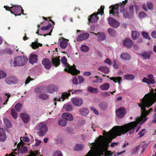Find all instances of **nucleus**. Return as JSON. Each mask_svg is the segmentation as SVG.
<instances>
[{
  "mask_svg": "<svg viewBox=\"0 0 156 156\" xmlns=\"http://www.w3.org/2000/svg\"><path fill=\"white\" fill-rule=\"evenodd\" d=\"M29 61L32 64L37 63V55L35 54H31L30 56Z\"/></svg>",
  "mask_w": 156,
  "mask_h": 156,
  "instance_id": "22",
  "label": "nucleus"
},
{
  "mask_svg": "<svg viewBox=\"0 0 156 156\" xmlns=\"http://www.w3.org/2000/svg\"><path fill=\"white\" fill-rule=\"evenodd\" d=\"M98 70L101 71L105 74H108L109 72V69L106 66H101L98 68Z\"/></svg>",
  "mask_w": 156,
  "mask_h": 156,
  "instance_id": "29",
  "label": "nucleus"
},
{
  "mask_svg": "<svg viewBox=\"0 0 156 156\" xmlns=\"http://www.w3.org/2000/svg\"><path fill=\"white\" fill-rule=\"evenodd\" d=\"M123 15V16L125 18H129L131 16H132V14H130V12H128L126 10H125L124 11Z\"/></svg>",
  "mask_w": 156,
  "mask_h": 156,
  "instance_id": "44",
  "label": "nucleus"
},
{
  "mask_svg": "<svg viewBox=\"0 0 156 156\" xmlns=\"http://www.w3.org/2000/svg\"><path fill=\"white\" fill-rule=\"evenodd\" d=\"M4 123L7 128H9L12 126L10 121L7 119H4L3 120Z\"/></svg>",
  "mask_w": 156,
  "mask_h": 156,
  "instance_id": "38",
  "label": "nucleus"
},
{
  "mask_svg": "<svg viewBox=\"0 0 156 156\" xmlns=\"http://www.w3.org/2000/svg\"><path fill=\"white\" fill-rule=\"evenodd\" d=\"M78 79L79 80V84H81L85 80L81 76H78Z\"/></svg>",
  "mask_w": 156,
  "mask_h": 156,
  "instance_id": "60",
  "label": "nucleus"
},
{
  "mask_svg": "<svg viewBox=\"0 0 156 156\" xmlns=\"http://www.w3.org/2000/svg\"><path fill=\"white\" fill-rule=\"evenodd\" d=\"M71 101L73 104L76 106H80L83 103V100L79 98L74 97L71 99Z\"/></svg>",
  "mask_w": 156,
  "mask_h": 156,
  "instance_id": "13",
  "label": "nucleus"
},
{
  "mask_svg": "<svg viewBox=\"0 0 156 156\" xmlns=\"http://www.w3.org/2000/svg\"><path fill=\"white\" fill-rule=\"evenodd\" d=\"M27 151V147L25 146H23L21 147V152L23 153L26 152Z\"/></svg>",
  "mask_w": 156,
  "mask_h": 156,
  "instance_id": "63",
  "label": "nucleus"
},
{
  "mask_svg": "<svg viewBox=\"0 0 156 156\" xmlns=\"http://www.w3.org/2000/svg\"><path fill=\"white\" fill-rule=\"evenodd\" d=\"M140 147V146L139 145L134 148L132 151V154H134L137 153L138 152Z\"/></svg>",
  "mask_w": 156,
  "mask_h": 156,
  "instance_id": "49",
  "label": "nucleus"
},
{
  "mask_svg": "<svg viewBox=\"0 0 156 156\" xmlns=\"http://www.w3.org/2000/svg\"><path fill=\"white\" fill-rule=\"evenodd\" d=\"M81 50L82 51L86 52L89 50V48L86 45H82L81 47Z\"/></svg>",
  "mask_w": 156,
  "mask_h": 156,
  "instance_id": "47",
  "label": "nucleus"
},
{
  "mask_svg": "<svg viewBox=\"0 0 156 156\" xmlns=\"http://www.w3.org/2000/svg\"><path fill=\"white\" fill-rule=\"evenodd\" d=\"M136 8V6L135 5H131L130 6L129 9L131 14L132 15L134 12V10Z\"/></svg>",
  "mask_w": 156,
  "mask_h": 156,
  "instance_id": "51",
  "label": "nucleus"
},
{
  "mask_svg": "<svg viewBox=\"0 0 156 156\" xmlns=\"http://www.w3.org/2000/svg\"><path fill=\"white\" fill-rule=\"evenodd\" d=\"M108 21L109 25L113 27L117 28L119 26V23L111 17L108 18Z\"/></svg>",
  "mask_w": 156,
  "mask_h": 156,
  "instance_id": "14",
  "label": "nucleus"
},
{
  "mask_svg": "<svg viewBox=\"0 0 156 156\" xmlns=\"http://www.w3.org/2000/svg\"><path fill=\"white\" fill-rule=\"evenodd\" d=\"M124 45L127 47L130 48L133 44V41L129 38L126 39L124 41Z\"/></svg>",
  "mask_w": 156,
  "mask_h": 156,
  "instance_id": "23",
  "label": "nucleus"
},
{
  "mask_svg": "<svg viewBox=\"0 0 156 156\" xmlns=\"http://www.w3.org/2000/svg\"><path fill=\"white\" fill-rule=\"evenodd\" d=\"M39 98L40 99L43 100L47 99L48 98V95L45 94H40L39 95Z\"/></svg>",
  "mask_w": 156,
  "mask_h": 156,
  "instance_id": "46",
  "label": "nucleus"
},
{
  "mask_svg": "<svg viewBox=\"0 0 156 156\" xmlns=\"http://www.w3.org/2000/svg\"><path fill=\"white\" fill-rule=\"evenodd\" d=\"M142 56L145 59H149L151 57V54L148 52H144L141 54Z\"/></svg>",
  "mask_w": 156,
  "mask_h": 156,
  "instance_id": "37",
  "label": "nucleus"
},
{
  "mask_svg": "<svg viewBox=\"0 0 156 156\" xmlns=\"http://www.w3.org/2000/svg\"><path fill=\"white\" fill-rule=\"evenodd\" d=\"M47 89L49 93H53L55 91H58V87L55 85L52 84L48 85L47 87Z\"/></svg>",
  "mask_w": 156,
  "mask_h": 156,
  "instance_id": "16",
  "label": "nucleus"
},
{
  "mask_svg": "<svg viewBox=\"0 0 156 156\" xmlns=\"http://www.w3.org/2000/svg\"><path fill=\"white\" fill-rule=\"evenodd\" d=\"M108 33L111 36L115 37L116 35V33L114 30L109 28L108 30Z\"/></svg>",
  "mask_w": 156,
  "mask_h": 156,
  "instance_id": "43",
  "label": "nucleus"
},
{
  "mask_svg": "<svg viewBox=\"0 0 156 156\" xmlns=\"http://www.w3.org/2000/svg\"><path fill=\"white\" fill-rule=\"evenodd\" d=\"M80 113L83 116L87 115L89 113L88 109L86 108H83L80 109L79 111Z\"/></svg>",
  "mask_w": 156,
  "mask_h": 156,
  "instance_id": "28",
  "label": "nucleus"
},
{
  "mask_svg": "<svg viewBox=\"0 0 156 156\" xmlns=\"http://www.w3.org/2000/svg\"><path fill=\"white\" fill-rule=\"evenodd\" d=\"M126 112V110L123 107H120L115 111L116 115L119 118H123L125 115Z\"/></svg>",
  "mask_w": 156,
  "mask_h": 156,
  "instance_id": "11",
  "label": "nucleus"
},
{
  "mask_svg": "<svg viewBox=\"0 0 156 156\" xmlns=\"http://www.w3.org/2000/svg\"><path fill=\"white\" fill-rule=\"evenodd\" d=\"M28 59L24 56H19L14 58L13 61V66H23L26 64Z\"/></svg>",
  "mask_w": 156,
  "mask_h": 156,
  "instance_id": "6",
  "label": "nucleus"
},
{
  "mask_svg": "<svg viewBox=\"0 0 156 156\" xmlns=\"http://www.w3.org/2000/svg\"><path fill=\"white\" fill-rule=\"evenodd\" d=\"M110 87V84L108 83H106L100 86V88L102 90H108Z\"/></svg>",
  "mask_w": 156,
  "mask_h": 156,
  "instance_id": "34",
  "label": "nucleus"
},
{
  "mask_svg": "<svg viewBox=\"0 0 156 156\" xmlns=\"http://www.w3.org/2000/svg\"><path fill=\"white\" fill-rule=\"evenodd\" d=\"M147 6L149 9L151 10L153 9V5L151 2H147Z\"/></svg>",
  "mask_w": 156,
  "mask_h": 156,
  "instance_id": "61",
  "label": "nucleus"
},
{
  "mask_svg": "<svg viewBox=\"0 0 156 156\" xmlns=\"http://www.w3.org/2000/svg\"><path fill=\"white\" fill-rule=\"evenodd\" d=\"M125 79L129 80H131L134 79L135 76L132 74H128L124 75Z\"/></svg>",
  "mask_w": 156,
  "mask_h": 156,
  "instance_id": "36",
  "label": "nucleus"
},
{
  "mask_svg": "<svg viewBox=\"0 0 156 156\" xmlns=\"http://www.w3.org/2000/svg\"><path fill=\"white\" fill-rule=\"evenodd\" d=\"M5 81L6 83L9 85L16 84L18 82V80L14 76H9L5 78Z\"/></svg>",
  "mask_w": 156,
  "mask_h": 156,
  "instance_id": "12",
  "label": "nucleus"
},
{
  "mask_svg": "<svg viewBox=\"0 0 156 156\" xmlns=\"http://www.w3.org/2000/svg\"><path fill=\"white\" fill-rule=\"evenodd\" d=\"M68 45V43L66 40H62L60 43V45L61 48H65Z\"/></svg>",
  "mask_w": 156,
  "mask_h": 156,
  "instance_id": "32",
  "label": "nucleus"
},
{
  "mask_svg": "<svg viewBox=\"0 0 156 156\" xmlns=\"http://www.w3.org/2000/svg\"><path fill=\"white\" fill-rule=\"evenodd\" d=\"M127 2L128 0H125L121 3L120 5L119 3L116 4L115 5H112L110 6L109 8L111 9L109 11L110 14H112L114 16H115V14L116 15L119 14L118 10L119 7H120V12H123L125 9V5L127 3Z\"/></svg>",
  "mask_w": 156,
  "mask_h": 156,
  "instance_id": "3",
  "label": "nucleus"
},
{
  "mask_svg": "<svg viewBox=\"0 0 156 156\" xmlns=\"http://www.w3.org/2000/svg\"><path fill=\"white\" fill-rule=\"evenodd\" d=\"M36 129L37 131L39 136H42L46 133L48 131V128L44 124L40 123L37 125Z\"/></svg>",
  "mask_w": 156,
  "mask_h": 156,
  "instance_id": "8",
  "label": "nucleus"
},
{
  "mask_svg": "<svg viewBox=\"0 0 156 156\" xmlns=\"http://www.w3.org/2000/svg\"><path fill=\"white\" fill-rule=\"evenodd\" d=\"M12 10L11 13L14 14L15 16H20L21 14V11L22 7L20 5H13L11 4Z\"/></svg>",
  "mask_w": 156,
  "mask_h": 156,
  "instance_id": "10",
  "label": "nucleus"
},
{
  "mask_svg": "<svg viewBox=\"0 0 156 156\" xmlns=\"http://www.w3.org/2000/svg\"><path fill=\"white\" fill-rule=\"evenodd\" d=\"M95 35H97L98 41H102L105 40L106 36L105 34L103 32H99L96 34L93 33Z\"/></svg>",
  "mask_w": 156,
  "mask_h": 156,
  "instance_id": "21",
  "label": "nucleus"
},
{
  "mask_svg": "<svg viewBox=\"0 0 156 156\" xmlns=\"http://www.w3.org/2000/svg\"><path fill=\"white\" fill-rule=\"evenodd\" d=\"M113 127L111 130V132L106 133V131L104 130V132L105 133V136L106 139L102 140L103 136L100 135L98 139L99 141L96 143L99 147L100 153H94L93 151L90 150L87 154L85 156H100L101 155H103L104 152L105 150H107L108 149V147L109 146L108 143V140L111 142L112 140L115 138L118 135L115 133L114 130H113Z\"/></svg>",
  "mask_w": 156,
  "mask_h": 156,
  "instance_id": "2",
  "label": "nucleus"
},
{
  "mask_svg": "<svg viewBox=\"0 0 156 156\" xmlns=\"http://www.w3.org/2000/svg\"><path fill=\"white\" fill-rule=\"evenodd\" d=\"M142 35L145 38L150 40L151 38L149 37V35L146 32H143L142 33Z\"/></svg>",
  "mask_w": 156,
  "mask_h": 156,
  "instance_id": "54",
  "label": "nucleus"
},
{
  "mask_svg": "<svg viewBox=\"0 0 156 156\" xmlns=\"http://www.w3.org/2000/svg\"><path fill=\"white\" fill-rule=\"evenodd\" d=\"M72 82L74 84L77 85L78 84V79L76 76L72 80Z\"/></svg>",
  "mask_w": 156,
  "mask_h": 156,
  "instance_id": "62",
  "label": "nucleus"
},
{
  "mask_svg": "<svg viewBox=\"0 0 156 156\" xmlns=\"http://www.w3.org/2000/svg\"><path fill=\"white\" fill-rule=\"evenodd\" d=\"M72 90H69L68 91V93L66 92H64L62 93V101H63L66 98H67L70 96L71 94L70 92L72 91Z\"/></svg>",
  "mask_w": 156,
  "mask_h": 156,
  "instance_id": "27",
  "label": "nucleus"
},
{
  "mask_svg": "<svg viewBox=\"0 0 156 156\" xmlns=\"http://www.w3.org/2000/svg\"><path fill=\"white\" fill-rule=\"evenodd\" d=\"M131 34L132 38L134 40L138 38L140 35L139 33L135 31H132Z\"/></svg>",
  "mask_w": 156,
  "mask_h": 156,
  "instance_id": "31",
  "label": "nucleus"
},
{
  "mask_svg": "<svg viewBox=\"0 0 156 156\" xmlns=\"http://www.w3.org/2000/svg\"><path fill=\"white\" fill-rule=\"evenodd\" d=\"M147 78L144 77L142 82L147 83L148 85L153 84L155 83V78L154 76L151 74L148 75Z\"/></svg>",
  "mask_w": 156,
  "mask_h": 156,
  "instance_id": "9",
  "label": "nucleus"
},
{
  "mask_svg": "<svg viewBox=\"0 0 156 156\" xmlns=\"http://www.w3.org/2000/svg\"><path fill=\"white\" fill-rule=\"evenodd\" d=\"M53 156H63L62 152L60 151H55L53 154Z\"/></svg>",
  "mask_w": 156,
  "mask_h": 156,
  "instance_id": "50",
  "label": "nucleus"
},
{
  "mask_svg": "<svg viewBox=\"0 0 156 156\" xmlns=\"http://www.w3.org/2000/svg\"><path fill=\"white\" fill-rule=\"evenodd\" d=\"M22 107V104L20 103H18L15 105V108L17 111L19 112L21 109Z\"/></svg>",
  "mask_w": 156,
  "mask_h": 156,
  "instance_id": "45",
  "label": "nucleus"
},
{
  "mask_svg": "<svg viewBox=\"0 0 156 156\" xmlns=\"http://www.w3.org/2000/svg\"><path fill=\"white\" fill-rule=\"evenodd\" d=\"M42 18L43 20H47L48 19H49V21L52 22L53 24V26L52 27V25L51 24H49L47 25L46 27L43 26L41 28V30H45L47 31H50V32L48 33H47L43 35L45 37L47 35H51V33L53 29L54 28V26L55 24V23L51 19L50 17L46 18L44 16H42Z\"/></svg>",
  "mask_w": 156,
  "mask_h": 156,
  "instance_id": "7",
  "label": "nucleus"
},
{
  "mask_svg": "<svg viewBox=\"0 0 156 156\" xmlns=\"http://www.w3.org/2000/svg\"><path fill=\"white\" fill-rule=\"evenodd\" d=\"M120 57L123 60H128L131 58L130 55L126 53H122L120 55Z\"/></svg>",
  "mask_w": 156,
  "mask_h": 156,
  "instance_id": "26",
  "label": "nucleus"
},
{
  "mask_svg": "<svg viewBox=\"0 0 156 156\" xmlns=\"http://www.w3.org/2000/svg\"><path fill=\"white\" fill-rule=\"evenodd\" d=\"M90 109L91 110L93 111L96 115H98L99 114L98 111L95 108L93 107H90Z\"/></svg>",
  "mask_w": 156,
  "mask_h": 156,
  "instance_id": "59",
  "label": "nucleus"
},
{
  "mask_svg": "<svg viewBox=\"0 0 156 156\" xmlns=\"http://www.w3.org/2000/svg\"><path fill=\"white\" fill-rule=\"evenodd\" d=\"M104 6L101 5L100 9H99L98 12L96 13H94L90 15L88 18V20L89 23H96L99 19L98 15L100 14L102 16L104 13Z\"/></svg>",
  "mask_w": 156,
  "mask_h": 156,
  "instance_id": "4",
  "label": "nucleus"
},
{
  "mask_svg": "<svg viewBox=\"0 0 156 156\" xmlns=\"http://www.w3.org/2000/svg\"><path fill=\"white\" fill-rule=\"evenodd\" d=\"M42 45L41 44L37 42H33L32 43V48L35 49L36 48H38L39 46L41 47Z\"/></svg>",
  "mask_w": 156,
  "mask_h": 156,
  "instance_id": "33",
  "label": "nucleus"
},
{
  "mask_svg": "<svg viewBox=\"0 0 156 156\" xmlns=\"http://www.w3.org/2000/svg\"><path fill=\"white\" fill-rule=\"evenodd\" d=\"M89 36V34L88 33H82L78 37L77 41H80L86 40L88 38Z\"/></svg>",
  "mask_w": 156,
  "mask_h": 156,
  "instance_id": "18",
  "label": "nucleus"
},
{
  "mask_svg": "<svg viewBox=\"0 0 156 156\" xmlns=\"http://www.w3.org/2000/svg\"><path fill=\"white\" fill-rule=\"evenodd\" d=\"M102 79L101 78L97 79L93 81V82L95 83H100L102 82Z\"/></svg>",
  "mask_w": 156,
  "mask_h": 156,
  "instance_id": "64",
  "label": "nucleus"
},
{
  "mask_svg": "<svg viewBox=\"0 0 156 156\" xmlns=\"http://www.w3.org/2000/svg\"><path fill=\"white\" fill-rule=\"evenodd\" d=\"M43 87L40 86L36 87L34 90V91L37 94H39L43 91Z\"/></svg>",
  "mask_w": 156,
  "mask_h": 156,
  "instance_id": "42",
  "label": "nucleus"
},
{
  "mask_svg": "<svg viewBox=\"0 0 156 156\" xmlns=\"http://www.w3.org/2000/svg\"><path fill=\"white\" fill-rule=\"evenodd\" d=\"M87 90L89 91L92 93H96L98 92V90L97 88L91 87H89Z\"/></svg>",
  "mask_w": 156,
  "mask_h": 156,
  "instance_id": "39",
  "label": "nucleus"
},
{
  "mask_svg": "<svg viewBox=\"0 0 156 156\" xmlns=\"http://www.w3.org/2000/svg\"><path fill=\"white\" fill-rule=\"evenodd\" d=\"M110 79L113 80L115 83L117 82L119 84H120L121 81L122 80V78L121 77L118 76L117 77H111L110 78Z\"/></svg>",
  "mask_w": 156,
  "mask_h": 156,
  "instance_id": "30",
  "label": "nucleus"
},
{
  "mask_svg": "<svg viewBox=\"0 0 156 156\" xmlns=\"http://www.w3.org/2000/svg\"><path fill=\"white\" fill-rule=\"evenodd\" d=\"M72 90L71 92H72L71 94H77L81 92L82 91V90L79 89L77 90Z\"/></svg>",
  "mask_w": 156,
  "mask_h": 156,
  "instance_id": "58",
  "label": "nucleus"
},
{
  "mask_svg": "<svg viewBox=\"0 0 156 156\" xmlns=\"http://www.w3.org/2000/svg\"><path fill=\"white\" fill-rule=\"evenodd\" d=\"M6 76V73L2 70H0V79L5 77Z\"/></svg>",
  "mask_w": 156,
  "mask_h": 156,
  "instance_id": "52",
  "label": "nucleus"
},
{
  "mask_svg": "<svg viewBox=\"0 0 156 156\" xmlns=\"http://www.w3.org/2000/svg\"><path fill=\"white\" fill-rule=\"evenodd\" d=\"M107 150H105L106 151H105V156H111L113 155L112 153V152L110 151H107Z\"/></svg>",
  "mask_w": 156,
  "mask_h": 156,
  "instance_id": "57",
  "label": "nucleus"
},
{
  "mask_svg": "<svg viewBox=\"0 0 156 156\" xmlns=\"http://www.w3.org/2000/svg\"><path fill=\"white\" fill-rule=\"evenodd\" d=\"M156 101V90L151 88L150 92L146 94L142 100L141 104H139L141 108V115L140 118H137L135 121L130 122L122 126H115L113 127V130L115 133L118 136L124 134L129 131V134L134 133V130L139 124H142L148 119L146 116L148 115L153 109L151 108L148 111L146 109V107L149 108Z\"/></svg>",
  "mask_w": 156,
  "mask_h": 156,
  "instance_id": "1",
  "label": "nucleus"
},
{
  "mask_svg": "<svg viewBox=\"0 0 156 156\" xmlns=\"http://www.w3.org/2000/svg\"><path fill=\"white\" fill-rule=\"evenodd\" d=\"M11 113L13 118L16 119L17 117V114L15 109L12 108L11 110Z\"/></svg>",
  "mask_w": 156,
  "mask_h": 156,
  "instance_id": "48",
  "label": "nucleus"
},
{
  "mask_svg": "<svg viewBox=\"0 0 156 156\" xmlns=\"http://www.w3.org/2000/svg\"><path fill=\"white\" fill-rule=\"evenodd\" d=\"M34 80L33 78H31L30 76H29L26 79L25 82V84L26 85H27L28 84L30 81H33Z\"/></svg>",
  "mask_w": 156,
  "mask_h": 156,
  "instance_id": "53",
  "label": "nucleus"
},
{
  "mask_svg": "<svg viewBox=\"0 0 156 156\" xmlns=\"http://www.w3.org/2000/svg\"><path fill=\"white\" fill-rule=\"evenodd\" d=\"M98 105L100 109L102 111H105L108 109V105L105 101H103L101 102Z\"/></svg>",
  "mask_w": 156,
  "mask_h": 156,
  "instance_id": "19",
  "label": "nucleus"
},
{
  "mask_svg": "<svg viewBox=\"0 0 156 156\" xmlns=\"http://www.w3.org/2000/svg\"><path fill=\"white\" fill-rule=\"evenodd\" d=\"M63 108L66 111H70L72 109V106L70 104H66L63 106Z\"/></svg>",
  "mask_w": 156,
  "mask_h": 156,
  "instance_id": "35",
  "label": "nucleus"
},
{
  "mask_svg": "<svg viewBox=\"0 0 156 156\" xmlns=\"http://www.w3.org/2000/svg\"><path fill=\"white\" fill-rule=\"evenodd\" d=\"M6 138L5 130L4 129L0 128V141H4Z\"/></svg>",
  "mask_w": 156,
  "mask_h": 156,
  "instance_id": "20",
  "label": "nucleus"
},
{
  "mask_svg": "<svg viewBox=\"0 0 156 156\" xmlns=\"http://www.w3.org/2000/svg\"><path fill=\"white\" fill-rule=\"evenodd\" d=\"M21 117L25 123H27L30 120V116L25 113H21Z\"/></svg>",
  "mask_w": 156,
  "mask_h": 156,
  "instance_id": "25",
  "label": "nucleus"
},
{
  "mask_svg": "<svg viewBox=\"0 0 156 156\" xmlns=\"http://www.w3.org/2000/svg\"><path fill=\"white\" fill-rule=\"evenodd\" d=\"M5 96H7L6 99L4 103L3 104V105H4L7 104L8 101H9V99L11 96L9 94V93H6Z\"/></svg>",
  "mask_w": 156,
  "mask_h": 156,
  "instance_id": "55",
  "label": "nucleus"
},
{
  "mask_svg": "<svg viewBox=\"0 0 156 156\" xmlns=\"http://www.w3.org/2000/svg\"><path fill=\"white\" fill-rule=\"evenodd\" d=\"M60 57L53 58L52 59L51 62L53 65L56 67L58 66L60 64Z\"/></svg>",
  "mask_w": 156,
  "mask_h": 156,
  "instance_id": "24",
  "label": "nucleus"
},
{
  "mask_svg": "<svg viewBox=\"0 0 156 156\" xmlns=\"http://www.w3.org/2000/svg\"><path fill=\"white\" fill-rule=\"evenodd\" d=\"M83 147L82 144H76L74 147V149L76 151H80L82 150Z\"/></svg>",
  "mask_w": 156,
  "mask_h": 156,
  "instance_id": "41",
  "label": "nucleus"
},
{
  "mask_svg": "<svg viewBox=\"0 0 156 156\" xmlns=\"http://www.w3.org/2000/svg\"><path fill=\"white\" fill-rule=\"evenodd\" d=\"M62 117L64 119L69 121H72L73 119V117L71 113L66 112L63 113Z\"/></svg>",
  "mask_w": 156,
  "mask_h": 156,
  "instance_id": "17",
  "label": "nucleus"
},
{
  "mask_svg": "<svg viewBox=\"0 0 156 156\" xmlns=\"http://www.w3.org/2000/svg\"><path fill=\"white\" fill-rule=\"evenodd\" d=\"M61 62L66 67H69V73L72 75H76L80 73V71L76 69L75 66H70L69 64L67 63V59L65 56L62 58Z\"/></svg>",
  "mask_w": 156,
  "mask_h": 156,
  "instance_id": "5",
  "label": "nucleus"
},
{
  "mask_svg": "<svg viewBox=\"0 0 156 156\" xmlns=\"http://www.w3.org/2000/svg\"><path fill=\"white\" fill-rule=\"evenodd\" d=\"M67 122L66 120L62 119L59 121L58 122V125L62 126H65L67 124Z\"/></svg>",
  "mask_w": 156,
  "mask_h": 156,
  "instance_id": "40",
  "label": "nucleus"
},
{
  "mask_svg": "<svg viewBox=\"0 0 156 156\" xmlns=\"http://www.w3.org/2000/svg\"><path fill=\"white\" fill-rule=\"evenodd\" d=\"M42 63L47 69H50L51 67V63L50 60L47 58L43 59L42 61Z\"/></svg>",
  "mask_w": 156,
  "mask_h": 156,
  "instance_id": "15",
  "label": "nucleus"
},
{
  "mask_svg": "<svg viewBox=\"0 0 156 156\" xmlns=\"http://www.w3.org/2000/svg\"><path fill=\"white\" fill-rule=\"evenodd\" d=\"M145 131V129H143L139 132L138 134L140 135L139 138H140L144 135Z\"/></svg>",
  "mask_w": 156,
  "mask_h": 156,
  "instance_id": "56",
  "label": "nucleus"
}]
</instances>
